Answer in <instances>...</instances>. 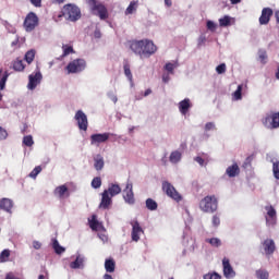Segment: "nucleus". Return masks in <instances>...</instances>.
Here are the masks:
<instances>
[{
    "label": "nucleus",
    "mask_w": 279,
    "mask_h": 279,
    "mask_svg": "<svg viewBox=\"0 0 279 279\" xmlns=\"http://www.w3.org/2000/svg\"><path fill=\"white\" fill-rule=\"evenodd\" d=\"M43 171V167L37 166L35 167L32 172L29 173V178H33L34 180H36V178H38V174Z\"/></svg>",
    "instance_id": "obj_41"
},
{
    "label": "nucleus",
    "mask_w": 279,
    "mask_h": 279,
    "mask_svg": "<svg viewBox=\"0 0 279 279\" xmlns=\"http://www.w3.org/2000/svg\"><path fill=\"white\" fill-rule=\"evenodd\" d=\"M52 248L54 250L56 254H64V252L66 251V248H64V246H61L60 242H58V240L56 239L52 240Z\"/></svg>",
    "instance_id": "obj_29"
},
{
    "label": "nucleus",
    "mask_w": 279,
    "mask_h": 279,
    "mask_svg": "<svg viewBox=\"0 0 279 279\" xmlns=\"http://www.w3.org/2000/svg\"><path fill=\"white\" fill-rule=\"evenodd\" d=\"M199 208L203 213H217V208H219V201L215 195H207L199 202Z\"/></svg>",
    "instance_id": "obj_2"
},
{
    "label": "nucleus",
    "mask_w": 279,
    "mask_h": 279,
    "mask_svg": "<svg viewBox=\"0 0 279 279\" xmlns=\"http://www.w3.org/2000/svg\"><path fill=\"white\" fill-rule=\"evenodd\" d=\"M151 95V88H148L144 92V97H149Z\"/></svg>",
    "instance_id": "obj_59"
},
{
    "label": "nucleus",
    "mask_w": 279,
    "mask_h": 279,
    "mask_svg": "<svg viewBox=\"0 0 279 279\" xmlns=\"http://www.w3.org/2000/svg\"><path fill=\"white\" fill-rule=\"evenodd\" d=\"M36 58V51L35 50H28L25 53V60L28 64H32L34 62V59Z\"/></svg>",
    "instance_id": "obj_35"
},
{
    "label": "nucleus",
    "mask_w": 279,
    "mask_h": 279,
    "mask_svg": "<svg viewBox=\"0 0 279 279\" xmlns=\"http://www.w3.org/2000/svg\"><path fill=\"white\" fill-rule=\"evenodd\" d=\"M62 12L63 16H65V19L69 21L75 22L82 19V11H80V8H77L75 4H65Z\"/></svg>",
    "instance_id": "obj_4"
},
{
    "label": "nucleus",
    "mask_w": 279,
    "mask_h": 279,
    "mask_svg": "<svg viewBox=\"0 0 279 279\" xmlns=\"http://www.w3.org/2000/svg\"><path fill=\"white\" fill-rule=\"evenodd\" d=\"M95 38H101V33L99 31H95Z\"/></svg>",
    "instance_id": "obj_61"
},
{
    "label": "nucleus",
    "mask_w": 279,
    "mask_h": 279,
    "mask_svg": "<svg viewBox=\"0 0 279 279\" xmlns=\"http://www.w3.org/2000/svg\"><path fill=\"white\" fill-rule=\"evenodd\" d=\"M43 80V74L40 72H37L35 74H31L28 76V85L27 88L29 90H34L38 84H40V81Z\"/></svg>",
    "instance_id": "obj_15"
},
{
    "label": "nucleus",
    "mask_w": 279,
    "mask_h": 279,
    "mask_svg": "<svg viewBox=\"0 0 279 279\" xmlns=\"http://www.w3.org/2000/svg\"><path fill=\"white\" fill-rule=\"evenodd\" d=\"M165 69H166V71H168V73H173V69H175V64L167 63Z\"/></svg>",
    "instance_id": "obj_54"
},
{
    "label": "nucleus",
    "mask_w": 279,
    "mask_h": 279,
    "mask_svg": "<svg viewBox=\"0 0 279 279\" xmlns=\"http://www.w3.org/2000/svg\"><path fill=\"white\" fill-rule=\"evenodd\" d=\"M35 8H43V0H29Z\"/></svg>",
    "instance_id": "obj_53"
},
{
    "label": "nucleus",
    "mask_w": 279,
    "mask_h": 279,
    "mask_svg": "<svg viewBox=\"0 0 279 279\" xmlns=\"http://www.w3.org/2000/svg\"><path fill=\"white\" fill-rule=\"evenodd\" d=\"M226 173L229 178H236L241 173V169L238 163H233L227 168Z\"/></svg>",
    "instance_id": "obj_20"
},
{
    "label": "nucleus",
    "mask_w": 279,
    "mask_h": 279,
    "mask_svg": "<svg viewBox=\"0 0 279 279\" xmlns=\"http://www.w3.org/2000/svg\"><path fill=\"white\" fill-rule=\"evenodd\" d=\"M13 69L17 72L25 71V64L23 63V60L16 59L13 61Z\"/></svg>",
    "instance_id": "obj_31"
},
{
    "label": "nucleus",
    "mask_w": 279,
    "mask_h": 279,
    "mask_svg": "<svg viewBox=\"0 0 279 279\" xmlns=\"http://www.w3.org/2000/svg\"><path fill=\"white\" fill-rule=\"evenodd\" d=\"M111 205H112V196H110L108 192H102L99 208H102L104 210H108V208H110Z\"/></svg>",
    "instance_id": "obj_18"
},
{
    "label": "nucleus",
    "mask_w": 279,
    "mask_h": 279,
    "mask_svg": "<svg viewBox=\"0 0 279 279\" xmlns=\"http://www.w3.org/2000/svg\"><path fill=\"white\" fill-rule=\"evenodd\" d=\"M191 108V99L185 98L182 101L179 102V110L181 114H186Z\"/></svg>",
    "instance_id": "obj_22"
},
{
    "label": "nucleus",
    "mask_w": 279,
    "mask_h": 279,
    "mask_svg": "<svg viewBox=\"0 0 279 279\" xmlns=\"http://www.w3.org/2000/svg\"><path fill=\"white\" fill-rule=\"evenodd\" d=\"M267 50H258V59L262 64H267Z\"/></svg>",
    "instance_id": "obj_38"
},
{
    "label": "nucleus",
    "mask_w": 279,
    "mask_h": 279,
    "mask_svg": "<svg viewBox=\"0 0 279 279\" xmlns=\"http://www.w3.org/2000/svg\"><path fill=\"white\" fill-rule=\"evenodd\" d=\"M272 173H274L276 180H279V161H275L272 163Z\"/></svg>",
    "instance_id": "obj_45"
},
{
    "label": "nucleus",
    "mask_w": 279,
    "mask_h": 279,
    "mask_svg": "<svg viewBox=\"0 0 279 279\" xmlns=\"http://www.w3.org/2000/svg\"><path fill=\"white\" fill-rule=\"evenodd\" d=\"M162 191L168 197L174 199V202H182V195L179 194L175 186H173V184H171L169 181L162 182Z\"/></svg>",
    "instance_id": "obj_5"
},
{
    "label": "nucleus",
    "mask_w": 279,
    "mask_h": 279,
    "mask_svg": "<svg viewBox=\"0 0 279 279\" xmlns=\"http://www.w3.org/2000/svg\"><path fill=\"white\" fill-rule=\"evenodd\" d=\"M5 82H8V74H4L0 80V90H3V88H5Z\"/></svg>",
    "instance_id": "obj_51"
},
{
    "label": "nucleus",
    "mask_w": 279,
    "mask_h": 279,
    "mask_svg": "<svg viewBox=\"0 0 279 279\" xmlns=\"http://www.w3.org/2000/svg\"><path fill=\"white\" fill-rule=\"evenodd\" d=\"M194 160H195V162H197L201 167H204V158H202V157H195Z\"/></svg>",
    "instance_id": "obj_57"
},
{
    "label": "nucleus",
    "mask_w": 279,
    "mask_h": 279,
    "mask_svg": "<svg viewBox=\"0 0 279 279\" xmlns=\"http://www.w3.org/2000/svg\"><path fill=\"white\" fill-rule=\"evenodd\" d=\"M38 15L34 12H29L24 20L23 27L25 32H34V29L38 27Z\"/></svg>",
    "instance_id": "obj_6"
},
{
    "label": "nucleus",
    "mask_w": 279,
    "mask_h": 279,
    "mask_svg": "<svg viewBox=\"0 0 279 279\" xmlns=\"http://www.w3.org/2000/svg\"><path fill=\"white\" fill-rule=\"evenodd\" d=\"M54 195H58L60 198L64 197V195L69 197V187H66V185H60L56 187Z\"/></svg>",
    "instance_id": "obj_25"
},
{
    "label": "nucleus",
    "mask_w": 279,
    "mask_h": 279,
    "mask_svg": "<svg viewBox=\"0 0 279 279\" xmlns=\"http://www.w3.org/2000/svg\"><path fill=\"white\" fill-rule=\"evenodd\" d=\"M84 266V257L77 256L74 262L70 264L71 269H80V267Z\"/></svg>",
    "instance_id": "obj_27"
},
{
    "label": "nucleus",
    "mask_w": 279,
    "mask_h": 279,
    "mask_svg": "<svg viewBox=\"0 0 279 279\" xmlns=\"http://www.w3.org/2000/svg\"><path fill=\"white\" fill-rule=\"evenodd\" d=\"M87 4L89 5L92 12L97 14L101 21H106V19H108V9L106 5L97 2V0H87Z\"/></svg>",
    "instance_id": "obj_3"
},
{
    "label": "nucleus",
    "mask_w": 279,
    "mask_h": 279,
    "mask_svg": "<svg viewBox=\"0 0 279 279\" xmlns=\"http://www.w3.org/2000/svg\"><path fill=\"white\" fill-rule=\"evenodd\" d=\"M170 162H172V165H178V162H180V160H182V153L174 150L170 154L169 157Z\"/></svg>",
    "instance_id": "obj_26"
},
{
    "label": "nucleus",
    "mask_w": 279,
    "mask_h": 279,
    "mask_svg": "<svg viewBox=\"0 0 279 279\" xmlns=\"http://www.w3.org/2000/svg\"><path fill=\"white\" fill-rule=\"evenodd\" d=\"M265 210L267 211V216L265 217L266 226H276L278 221L276 208H274V206L270 205V206H266Z\"/></svg>",
    "instance_id": "obj_11"
},
{
    "label": "nucleus",
    "mask_w": 279,
    "mask_h": 279,
    "mask_svg": "<svg viewBox=\"0 0 279 279\" xmlns=\"http://www.w3.org/2000/svg\"><path fill=\"white\" fill-rule=\"evenodd\" d=\"M206 243H210L213 247H220L221 240L218 238H211V239H207Z\"/></svg>",
    "instance_id": "obj_40"
},
{
    "label": "nucleus",
    "mask_w": 279,
    "mask_h": 279,
    "mask_svg": "<svg viewBox=\"0 0 279 279\" xmlns=\"http://www.w3.org/2000/svg\"><path fill=\"white\" fill-rule=\"evenodd\" d=\"M124 75L128 77L129 82H132V70H130V61L124 60L123 62Z\"/></svg>",
    "instance_id": "obj_28"
},
{
    "label": "nucleus",
    "mask_w": 279,
    "mask_h": 279,
    "mask_svg": "<svg viewBox=\"0 0 279 279\" xmlns=\"http://www.w3.org/2000/svg\"><path fill=\"white\" fill-rule=\"evenodd\" d=\"M211 223H213L214 228H219V226L221 223V219L219 218V216H217V215L213 216Z\"/></svg>",
    "instance_id": "obj_47"
},
{
    "label": "nucleus",
    "mask_w": 279,
    "mask_h": 279,
    "mask_svg": "<svg viewBox=\"0 0 279 279\" xmlns=\"http://www.w3.org/2000/svg\"><path fill=\"white\" fill-rule=\"evenodd\" d=\"M207 29H209V32H216L217 29V24H215V22L213 21H207Z\"/></svg>",
    "instance_id": "obj_48"
},
{
    "label": "nucleus",
    "mask_w": 279,
    "mask_h": 279,
    "mask_svg": "<svg viewBox=\"0 0 279 279\" xmlns=\"http://www.w3.org/2000/svg\"><path fill=\"white\" fill-rule=\"evenodd\" d=\"M128 45L131 51H133L135 56H140L142 60L145 58H151V56L158 51V47L151 39H134L130 40Z\"/></svg>",
    "instance_id": "obj_1"
},
{
    "label": "nucleus",
    "mask_w": 279,
    "mask_h": 279,
    "mask_svg": "<svg viewBox=\"0 0 279 279\" xmlns=\"http://www.w3.org/2000/svg\"><path fill=\"white\" fill-rule=\"evenodd\" d=\"M262 245H263L266 256H271V254H274V252H276V242H274V240H271V239H266L262 243Z\"/></svg>",
    "instance_id": "obj_17"
},
{
    "label": "nucleus",
    "mask_w": 279,
    "mask_h": 279,
    "mask_svg": "<svg viewBox=\"0 0 279 279\" xmlns=\"http://www.w3.org/2000/svg\"><path fill=\"white\" fill-rule=\"evenodd\" d=\"M123 199L126 204H134V191L132 190V183H128L123 191Z\"/></svg>",
    "instance_id": "obj_16"
},
{
    "label": "nucleus",
    "mask_w": 279,
    "mask_h": 279,
    "mask_svg": "<svg viewBox=\"0 0 279 279\" xmlns=\"http://www.w3.org/2000/svg\"><path fill=\"white\" fill-rule=\"evenodd\" d=\"M33 247L34 250H40L43 247V243L39 241H33Z\"/></svg>",
    "instance_id": "obj_55"
},
{
    "label": "nucleus",
    "mask_w": 279,
    "mask_h": 279,
    "mask_svg": "<svg viewBox=\"0 0 279 279\" xmlns=\"http://www.w3.org/2000/svg\"><path fill=\"white\" fill-rule=\"evenodd\" d=\"M17 46H19V38H16L11 43V47H17Z\"/></svg>",
    "instance_id": "obj_60"
},
{
    "label": "nucleus",
    "mask_w": 279,
    "mask_h": 279,
    "mask_svg": "<svg viewBox=\"0 0 279 279\" xmlns=\"http://www.w3.org/2000/svg\"><path fill=\"white\" fill-rule=\"evenodd\" d=\"M222 267H223V276L225 278H234L236 276V272H234V269L232 268V265H230V259L223 258L222 259Z\"/></svg>",
    "instance_id": "obj_14"
},
{
    "label": "nucleus",
    "mask_w": 279,
    "mask_h": 279,
    "mask_svg": "<svg viewBox=\"0 0 279 279\" xmlns=\"http://www.w3.org/2000/svg\"><path fill=\"white\" fill-rule=\"evenodd\" d=\"M169 74H163L162 76V82H165V84H167V82H169Z\"/></svg>",
    "instance_id": "obj_58"
},
{
    "label": "nucleus",
    "mask_w": 279,
    "mask_h": 279,
    "mask_svg": "<svg viewBox=\"0 0 279 279\" xmlns=\"http://www.w3.org/2000/svg\"><path fill=\"white\" fill-rule=\"evenodd\" d=\"M63 53L61 58H66V56H71V53H75V50L73 49V46L71 45H63L62 46Z\"/></svg>",
    "instance_id": "obj_30"
},
{
    "label": "nucleus",
    "mask_w": 279,
    "mask_h": 279,
    "mask_svg": "<svg viewBox=\"0 0 279 279\" xmlns=\"http://www.w3.org/2000/svg\"><path fill=\"white\" fill-rule=\"evenodd\" d=\"M104 167H105L104 157L101 155H96L94 157V169H96V171H101Z\"/></svg>",
    "instance_id": "obj_23"
},
{
    "label": "nucleus",
    "mask_w": 279,
    "mask_h": 279,
    "mask_svg": "<svg viewBox=\"0 0 279 279\" xmlns=\"http://www.w3.org/2000/svg\"><path fill=\"white\" fill-rule=\"evenodd\" d=\"M8 138V131L0 126V141H5Z\"/></svg>",
    "instance_id": "obj_50"
},
{
    "label": "nucleus",
    "mask_w": 279,
    "mask_h": 279,
    "mask_svg": "<svg viewBox=\"0 0 279 279\" xmlns=\"http://www.w3.org/2000/svg\"><path fill=\"white\" fill-rule=\"evenodd\" d=\"M12 208H14V202L10 198H1L0 199V210H4V213L12 214Z\"/></svg>",
    "instance_id": "obj_19"
},
{
    "label": "nucleus",
    "mask_w": 279,
    "mask_h": 279,
    "mask_svg": "<svg viewBox=\"0 0 279 279\" xmlns=\"http://www.w3.org/2000/svg\"><path fill=\"white\" fill-rule=\"evenodd\" d=\"M243 85H239L236 90L233 93V99L235 101H239L240 99L243 98Z\"/></svg>",
    "instance_id": "obj_36"
},
{
    "label": "nucleus",
    "mask_w": 279,
    "mask_h": 279,
    "mask_svg": "<svg viewBox=\"0 0 279 279\" xmlns=\"http://www.w3.org/2000/svg\"><path fill=\"white\" fill-rule=\"evenodd\" d=\"M84 69H86V61L84 59H74L66 65L65 71H68V74L82 73Z\"/></svg>",
    "instance_id": "obj_8"
},
{
    "label": "nucleus",
    "mask_w": 279,
    "mask_h": 279,
    "mask_svg": "<svg viewBox=\"0 0 279 279\" xmlns=\"http://www.w3.org/2000/svg\"><path fill=\"white\" fill-rule=\"evenodd\" d=\"M203 279H221V275H219L218 272H208L206 275H204Z\"/></svg>",
    "instance_id": "obj_44"
},
{
    "label": "nucleus",
    "mask_w": 279,
    "mask_h": 279,
    "mask_svg": "<svg viewBox=\"0 0 279 279\" xmlns=\"http://www.w3.org/2000/svg\"><path fill=\"white\" fill-rule=\"evenodd\" d=\"M275 16L277 19V23L279 24V10L275 13Z\"/></svg>",
    "instance_id": "obj_64"
},
{
    "label": "nucleus",
    "mask_w": 279,
    "mask_h": 279,
    "mask_svg": "<svg viewBox=\"0 0 279 279\" xmlns=\"http://www.w3.org/2000/svg\"><path fill=\"white\" fill-rule=\"evenodd\" d=\"M136 8H138V2L137 1H131L129 7L125 10V14H134L136 12Z\"/></svg>",
    "instance_id": "obj_33"
},
{
    "label": "nucleus",
    "mask_w": 279,
    "mask_h": 279,
    "mask_svg": "<svg viewBox=\"0 0 279 279\" xmlns=\"http://www.w3.org/2000/svg\"><path fill=\"white\" fill-rule=\"evenodd\" d=\"M92 186H93V189H101V178L100 177H95L92 180Z\"/></svg>",
    "instance_id": "obj_43"
},
{
    "label": "nucleus",
    "mask_w": 279,
    "mask_h": 279,
    "mask_svg": "<svg viewBox=\"0 0 279 279\" xmlns=\"http://www.w3.org/2000/svg\"><path fill=\"white\" fill-rule=\"evenodd\" d=\"M271 16H274V10L271 8H264L259 16V25H269Z\"/></svg>",
    "instance_id": "obj_13"
},
{
    "label": "nucleus",
    "mask_w": 279,
    "mask_h": 279,
    "mask_svg": "<svg viewBox=\"0 0 279 279\" xmlns=\"http://www.w3.org/2000/svg\"><path fill=\"white\" fill-rule=\"evenodd\" d=\"M216 71L219 75L223 74L226 72V63H221L216 68Z\"/></svg>",
    "instance_id": "obj_49"
},
{
    "label": "nucleus",
    "mask_w": 279,
    "mask_h": 279,
    "mask_svg": "<svg viewBox=\"0 0 279 279\" xmlns=\"http://www.w3.org/2000/svg\"><path fill=\"white\" fill-rule=\"evenodd\" d=\"M104 279H114V278H112L111 275L105 274V275H104Z\"/></svg>",
    "instance_id": "obj_62"
},
{
    "label": "nucleus",
    "mask_w": 279,
    "mask_h": 279,
    "mask_svg": "<svg viewBox=\"0 0 279 279\" xmlns=\"http://www.w3.org/2000/svg\"><path fill=\"white\" fill-rule=\"evenodd\" d=\"M256 276L259 279H269V272H267L266 270H257Z\"/></svg>",
    "instance_id": "obj_46"
},
{
    "label": "nucleus",
    "mask_w": 279,
    "mask_h": 279,
    "mask_svg": "<svg viewBox=\"0 0 279 279\" xmlns=\"http://www.w3.org/2000/svg\"><path fill=\"white\" fill-rule=\"evenodd\" d=\"M146 208L148 210H158V203L154 201V198H147L146 199Z\"/></svg>",
    "instance_id": "obj_32"
},
{
    "label": "nucleus",
    "mask_w": 279,
    "mask_h": 279,
    "mask_svg": "<svg viewBox=\"0 0 279 279\" xmlns=\"http://www.w3.org/2000/svg\"><path fill=\"white\" fill-rule=\"evenodd\" d=\"M220 27H230L231 19L228 15H225L222 19H219Z\"/></svg>",
    "instance_id": "obj_37"
},
{
    "label": "nucleus",
    "mask_w": 279,
    "mask_h": 279,
    "mask_svg": "<svg viewBox=\"0 0 279 279\" xmlns=\"http://www.w3.org/2000/svg\"><path fill=\"white\" fill-rule=\"evenodd\" d=\"M105 192H107V195L110 197H114L121 193V186H119V184H111L108 190H105Z\"/></svg>",
    "instance_id": "obj_24"
},
{
    "label": "nucleus",
    "mask_w": 279,
    "mask_h": 279,
    "mask_svg": "<svg viewBox=\"0 0 279 279\" xmlns=\"http://www.w3.org/2000/svg\"><path fill=\"white\" fill-rule=\"evenodd\" d=\"M210 130H216V126L213 122H207L205 124V132H210Z\"/></svg>",
    "instance_id": "obj_52"
},
{
    "label": "nucleus",
    "mask_w": 279,
    "mask_h": 279,
    "mask_svg": "<svg viewBox=\"0 0 279 279\" xmlns=\"http://www.w3.org/2000/svg\"><path fill=\"white\" fill-rule=\"evenodd\" d=\"M132 226V232H131V238L132 241H134L135 243H138V241H141V234H144V230L143 227H141V223L138 222V220H133L131 222Z\"/></svg>",
    "instance_id": "obj_10"
},
{
    "label": "nucleus",
    "mask_w": 279,
    "mask_h": 279,
    "mask_svg": "<svg viewBox=\"0 0 279 279\" xmlns=\"http://www.w3.org/2000/svg\"><path fill=\"white\" fill-rule=\"evenodd\" d=\"M105 269L107 274H114V269H117V262L113 258H107L105 260Z\"/></svg>",
    "instance_id": "obj_21"
},
{
    "label": "nucleus",
    "mask_w": 279,
    "mask_h": 279,
    "mask_svg": "<svg viewBox=\"0 0 279 279\" xmlns=\"http://www.w3.org/2000/svg\"><path fill=\"white\" fill-rule=\"evenodd\" d=\"M10 258V250H3L0 253V263H8Z\"/></svg>",
    "instance_id": "obj_39"
},
{
    "label": "nucleus",
    "mask_w": 279,
    "mask_h": 279,
    "mask_svg": "<svg viewBox=\"0 0 279 279\" xmlns=\"http://www.w3.org/2000/svg\"><path fill=\"white\" fill-rule=\"evenodd\" d=\"M263 125L265 128H268V130H278L279 128V112H272L268 116H266L262 120Z\"/></svg>",
    "instance_id": "obj_7"
},
{
    "label": "nucleus",
    "mask_w": 279,
    "mask_h": 279,
    "mask_svg": "<svg viewBox=\"0 0 279 279\" xmlns=\"http://www.w3.org/2000/svg\"><path fill=\"white\" fill-rule=\"evenodd\" d=\"M89 228L94 231H97L99 228V220H97V216L93 215L92 219L89 220Z\"/></svg>",
    "instance_id": "obj_34"
},
{
    "label": "nucleus",
    "mask_w": 279,
    "mask_h": 279,
    "mask_svg": "<svg viewBox=\"0 0 279 279\" xmlns=\"http://www.w3.org/2000/svg\"><path fill=\"white\" fill-rule=\"evenodd\" d=\"M74 119L80 130H83V132H86V130H88V117L86 116V113H84V111H76Z\"/></svg>",
    "instance_id": "obj_9"
},
{
    "label": "nucleus",
    "mask_w": 279,
    "mask_h": 279,
    "mask_svg": "<svg viewBox=\"0 0 279 279\" xmlns=\"http://www.w3.org/2000/svg\"><path fill=\"white\" fill-rule=\"evenodd\" d=\"M206 44V37L205 36H201L199 38H198V47H202L203 45H205Z\"/></svg>",
    "instance_id": "obj_56"
},
{
    "label": "nucleus",
    "mask_w": 279,
    "mask_h": 279,
    "mask_svg": "<svg viewBox=\"0 0 279 279\" xmlns=\"http://www.w3.org/2000/svg\"><path fill=\"white\" fill-rule=\"evenodd\" d=\"M110 138V133H96L90 135V145H95L96 147H99L101 143H107V141Z\"/></svg>",
    "instance_id": "obj_12"
},
{
    "label": "nucleus",
    "mask_w": 279,
    "mask_h": 279,
    "mask_svg": "<svg viewBox=\"0 0 279 279\" xmlns=\"http://www.w3.org/2000/svg\"><path fill=\"white\" fill-rule=\"evenodd\" d=\"M23 144H24L26 147H32V145H34V137H32V135H26V136H24V138H23Z\"/></svg>",
    "instance_id": "obj_42"
},
{
    "label": "nucleus",
    "mask_w": 279,
    "mask_h": 279,
    "mask_svg": "<svg viewBox=\"0 0 279 279\" xmlns=\"http://www.w3.org/2000/svg\"><path fill=\"white\" fill-rule=\"evenodd\" d=\"M275 77H276V80H279V64H278V68H277V72H276V74H275Z\"/></svg>",
    "instance_id": "obj_63"
}]
</instances>
